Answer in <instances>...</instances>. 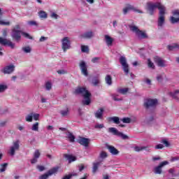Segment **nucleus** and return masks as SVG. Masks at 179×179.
I'll use <instances>...</instances> for the list:
<instances>
[{
  "mask_svg": "<svg viewBox=\"0 0 179 179\" xmlns=\"http://www.w3.org/2000/svg\"><path fill=\"white\" fill-rule=\"evenodd\" d=\"M1 169H0V173H3V171H6V168L8 167V163H4V164H2L1 165Z\"/></svg>",
  "mask_w": 179,
  "mask_h": 179,
  "instance_id": "2f4dec72",
  "label": "nucleus"
},
{
  "mask_svg": "<svg viewBox=\"0 0 179 179\" xmlns=\"http://www.w3.org/2000/svg\"><path fill=\"white\" fill-rule=\"evenodd\" d=\"M69 113V108H66L65 110H61L60 114L62 117H66Z\"/></svg>",
  "mask_w": 179,
  "mask_h": 179,
  "instance_id": "473e14b6",
  "label": "nucleus"
},
{
  "mask_svg": "<svg viewBox=\"0 0 179 179\" xmlns=\"http://www.w3.org/2000/svg\"><path fill=\"white\" fill-rule=\"evenodd\" d=\"M45 88L46 90H51V89L52 88V85L50 82H47L45 83Z\"/></svg>",
  "mask_w": 179,
  "mask_h": 179,
  "instance_id": "a19ab883",
  "label": "nucleus"
},
{
  "mask_svg": "<svg viewBox=\"0 0 179 179\" xmlns=\"http://www.w3.org/2000/svg\"><path fill=\"white\" fill-rule=\"evenodd\" d=\"M25 120L27 122H31L33 121V113L27 115L25 117Z\"/></svg>",
  "mask_w": 179,
  "mask_h": 179,
  "instance_id": "c756f323",
  "label": "nucleus"
},
{
  "mask_svg": "<svg viewBox=\"0 0 179 179\" xmlns=\"http://www.w3.org/2000/svg\"><path fill=\"white\" fill-rule=\"evenodd\" d=\"M33 118L35 121H38V118H40V114L33 113Z\"/></svg>",
  "mask_w": 179,
  "mask_h": 179,
  "instance_id": "09e8293b",
  "label": "nucleus"
},
{
  "mask_svg": "<svg viewBox=\"0 0 179 179\" xmlns=\"http://www.w3.org/2000/svg\"><path fill=\"white\" fill-rule=\"evenodd\" d=\"M73 93L76 96L80 94V96H83L85 100L83 101V104L84 106H89L90 103H92V99H90V97H92V94L86 87H78L76 89H75Z\"/></svg>",
  "mask_w": 179,
  "mask_h": 179,
  "instance_id": "f257e3e1",
  "label": "nucleus"
},
{
  "mask_svg": "<svg viewBox=\"0 0 179 179\" xmlns=\"http://www.w3.org/2000/svg\"><path fill=\"white\" fill-rule=\"evenodd\" d=\"M47 37H45V36H41V38H40V39H39V41L41 42V43H43V41H45V40H47Z\"/></svg>",
  "mask_w": 179,
  "mask_h": 179,
  "instance_id": "0e129e2a",
  "label": "nucleus"
},
{
  "mask_svg": "<svg viewBox=\"0 0 179 179\" xmlns=\"http://www.w3.org/2000/svg\"><path fill=\"white\" fill-rule=\"evenodd\" d=\"M111 120L113 121L115 124H120V117H111Z\"/></svg>",
  "mask_w": 179,
  "mask_h": 179,
  "instance_id": "79ce46f5",
  "label": "nucleus"
},
{
  "mask_svg": "<svg viewBox=\"0 0 179 179\" xmlns=\"http://www.w3.org/2000/svg\"><path fill=\"white\" fill-rule=\"evenodd\" d=\"M64 157L69 160V163H72V162H76V157L68 154H65Z\"/></svg>",
  "mask_w": 179,
  "mask_h": 179,
  "instance_id": "412c9836",
  "label": "nucleus"
},
{
  "mask_svg": "<svg viewBox=\"0 0 179 179\" xmlns=\"http://www.w3.org/2000/svg\"><path fill=\"white\" fill-rule=\"evenodd\" d=\"M129 89V88H117V92L120 94H127L128 93Z\"/></svg>",
  "mask_w": 179,
  "mask_h": 179,
  "instance_id": "393cba45",
  "label": "nucleus"
},
{
  "mask_svg": "<svg viewBox=\"0 0 179 179\" xmlns=\"http://www.w3.org/2000/svg\"><path fill=\"white\" fill-rule=\"evenodd\" d=\"M164 148V145L163 144H158L155 146V149H163Z\"/></svg>",
  "mask_w": 179,
  "mask_h": 179,
  "instance_id": "bf43d9fd",
  "label": "nucleus"
},
{
  "mask_svg": "<svg viewBox=\"0 0 179 179\" xmlns=\"http://www.w3.org/2000/svg\"><path fill=\"white\" fill-rule=\"evenodd\" d=\"M106 83L109 86H111L113 85V78H111V76L107 75L105 78Z\"/></svg>",
  "mask_w": 179,
  "mask_h": 179,
  "instance_id": "a878e982",
  "label": "nucleus"
},
{
  "mask_svg": "<svg viewBox=\"0 0 179 179\" xmlns=\"http://www.w3.org/2000/svg\"><path fill=\"white\" fill-rule=\"evenodd\" d=\"M129 10H134V12H137V13H143V12H142V10L135 8V7H134V6H132L131 4H127V6L124 8H123L124 15H127V13H128V12H129Z\"/></svg>",
  "mask_w": 179,
  "mask_h": 179,
  "instance_id": "6e6552de",
  "label": "nucleus"
},
{
  "mask_svg": "<svg viewBox=\"0 0 179 179\" xmlns=\"http://www.w3.org/2000/svg\"><path fill=\"white\" fill-rule=\"evenodd\" d=\"M11 37L14 41L19 43L22 38V31L16 29H13L11 32Z\"/></svg>",
  "mask_w": 179,
  "mask_h": 179,
  "instance_id": "39448f33",
  "label": "nucleus"
},
{
  "mask_svg": "<svg viewBox=\"0 0 179 179\" xmlns=\"http://www.w3.org/2000/svg\"><path fill=\"white\" fill-rule=\"evenodd\" d=\"M0 44L1 45H8V47H10L12 49L15 48V43L10 41V40H8L2 37H0Z\"/></svg>",
  "mask_w": 179,
  "mask_h": 179,
  "instance_id": "9b49d317",
  "label": "nucleus"
},
{
  "mask_svg": "<svg viewBox=\"0 0 179 179\" xmlns=\"http://www.w3.org/2000/svg\"><path fill=\"white\" fill-rule=\"evenodd\" d=\"M37 158H33L32 159H31V164H36V163H37Z\"/></svg>",
  "mask_w": 179,
  "mask_h": 179,
  "instance_id": "680f3d73",
  "label": "nucleus"
},
{
  "mask_svg": "<svg viewBox=\"0 0 179 179\" xmlns=\"http://www.w3.org/2000/svg\"><path fill=\"white\" fill-rule=\"evenodd\" d=\"M8 89V85H0V93H3L5 90Z\"/></svg>",
  "mask_w": 179,
  "mask_h": 179,
  "instance_id": "4c0bfd02",
  "label": "nucleus"
},
{
  "mask_svg": "<svg viewBox=\"0 0 179 179\" xmlns=\"http://www.w3.org/2000/svg\"><path fill=\"white\" fill-rule=\"evenodd\" d=\"M105 41H106V43L108 45V47H110V46L113 45L114 39L108 35H105Z\"/></svg>",
  "mask_w": 179,
  "mask_h": 179,
  "instance_id": "aec40b11",
  "label": "nucleus"
},
{
  "mask_svg": "<svg viewBox=\"0 0 179 179\" xmlns=\"http://www.w3.org/2000/svg\"><path fill=\"white\" fill-rule=\"evenodd\" d=\"M107 149L109 150L110 153H111V155H113L114 156L120 153V151H118V150H117V148H115V147L113 145H108Z\"/></svg>",
  "mask_w": 179,
  "mask_h": 179,
  "instance_id": "6ab92c4d",
  "label": "nucleus"
},
{
  "mask_svg": "<svg viewBox=\"0 0 179 179\" xmlns=\"http://www.w3.org/2000/svg\"><path fill=\"white\" fill-rule=\"evenodd\" d=\"M162 143H164V145H165L166 148H169V146H170V143H169L167 140H163Z\"/></svg>",
  "mask_w": 179,
  "mask_h": 179,
  "instance_id": "6e6d98bb",
  "label": "nucleus"
},
{
  "mask_svg": "<svg viewBox=\"0 0 179 179\" xmlns=\"http://www.w3.org/2000/svg\"><path fill=\"white\" fill-rule=\"evenodd\" d=\"M4 125H6V122H0V127H3Z\"/></svg>",
  "mask_w": 179,
  "mask_h": 179,
  "instance_id": "774afa93",
  "label": "nucleus"
},
{
  "mask_svg": "<svg viewBox=\"0 0 179 179\" xmlns=\"http://www.w3.org/2000/svg\"><path fill=\"white\" fill-rule=\"evenodd\" d=\"M21 34H22L24 36V37H25V38H29V40H33V36H30V35L26 32H21Z\"/></svg>",
  "mask_w": 179,
  "mask_h": 179,
  "instance_id": "ea45409f",
  "label": "nucleus"
},
{
  "mask_svg": "<svg viewBox=\"0 0 179 179\" xmlns=\"http://www.w3.org/2000/svg\"><path fill=\"white\" fill-rule=\"evenodd\" d=\"M82 52H89V46L87 45H81Z\"/></svg>",
  "mask_w": 179,
  "mask_h": 179,
  "instance_id": "e433bc0d",
  "label": "nucleus"
},
{
  "mask_svg": "<svg viewBox=\"0 0 179 179\" xmlns=\"http://www.w3.org/2000/svg\"><path fill=\"white\" fill-rule=\"evenodd\" d=\"M134 150H135V152H141L142 147L136 146V147H134Z\"/></svg>",
  "mask_w": 179,
  "mask_h": 179,
  "instance_id": "13d9d810",
  "label": "nucleus"
},
{
  "mask_svg": "<svg viewBox=\"0 0 179 179\" xmlns=\"http://www.w3.org/2000/svg\"><path fill=\"white\" fill-rule=\"evenodd\" d=\"M120 62L122 66V69L125 75L128 76L130 74L131 78H134V74H132V73H129V65L127 64V59L125 58V57H120Z\"/></svg>",
  "mask_w": 179,
  "mask_h": 179,
  "instance_id": "7ed1b4c3",
  "label": "nucleus"
},
{
  "mask_svg": "<svg viewBox=\"0 0 179 179\" xmlns=\"http://www.w3.org/2000/svg\"><path fill=\"white\" fill-rule=\"evenodd\" d=\"M62 48L64 52H66V51L71 48V41L69 40V37L65 36L62 40Z\"/></svg>",
  "mask_w": 179,
  "mask_h": 179,
  "instance_id": "423d86ee",
  "label": "nucleus"
},
{
  "mask_svg": "<svg viewBox=\"0 0 179 179\" xmlns=\"http://www.w3.org/2000/svg\"><path fill=\"white\" fill-rule=\"evenodd\" d=\"M99 83H100V81L99 80V79L95 78L92 80V85L94 86H97V85H99Z\"/></svg>",
  "mask_w": 179,
  "mask_h": 179,
  "instance_id": "603ef678",
  "label": "nucleus"
},
{
  "mask_svg": "<svg viewBox=\"0 0 179 179\" xmlns=\"http://www.w3.org/2000/svg\"><path fill=\"white\" fill-rule=\"evenodd\" d=\"M36 169L38 170V171H44V170H45V167L41 165H37Z\"/></svg>",
  "mask_w": 179,
  "mask_h": 179,
  "instance_id": "3c124183",
  "label": "nucleus"
},
{
  "mask_svg": "<svg viewBox=\"0 0 179 179\" xmlns=\"http://www.w3.org/2000/svg\"><path fill=\"white\" fill-rule=\"evenodd\" d=\"M157 104V99H148L144 102V107L149 108L150 107H155Z\"/></svg>",
  "mask_w": 179,
  "mask_h": 179,
  "instance_id": "9d476101",
  "label": "nucleus"
},
{
  "mask_svg": "<svg viewBox=\"0 0 179 179\" xmlns=\"http://www.w3.org/2000/svg\"><path fill=\"white\" fill-rule=\"evenodd\" d=\"M58 170H59V166L54 167L50 169L46 173H44L43 175L41 176L39 179H47L48 178L49 176H52V174L58 173Z\"/></svg>",
  "mask_w": 179,
  "mask_h": 179,
  "instance_id": "0eeeda50",
  "label": "nucleus"
},
{
  "mask_svg": "<svg viewBox=\"0 0 179 179\" xmlns=\"http://www.w3.org/2000/svg\"><path fill=\"white\" fill-rule=\"evenodd\" d=\"M80 68L81 69V73L84 76H88L89 73L87 72V66L84 61L80 62Z\"/></svg>",
  "mask_w": 179,
  "mask_h": 179,
  "instance_id": "4468645a",
  "label": "nucleus"
},
{
  "mask_svg": "<svg viewBox=\"0 0 179 179\" xmlns=\"http://www.w3.org/2000/svg\"><path fill=\"white\" fill-rule=\"evenodd\" d=\"M103 114H104V108H100L94 113V116L98 120H103Z\"/></svg>",
  "mask_w": 179,
  "mask_h": 179,
  "instance_id": "a211bd4d",
  "label": "nucleus"
},
{
  "mask_svg": "<svg viewBox=\"0 0 179 179\" xmlns=\"http://www.w3.org/2000/svg\"><path fill=\"white\" fill-rule=\"evenodd\" d=\"M122 122H124V124H129L131 123V118L129 117H124L122 120Z\"/></svg>",
  "mask_w": 179,
  "mask_h": 179,
  "instance_id": "37998d69",
  "label": "nucleus"
},
{
  "mask_svg": "<svg viewBox=\"0 0 179 179\" xmlns=\"http://www.w3.org/2000/svg\"><path fill=\"white\" fill-rule=\"evenodd\" d=\"M22 50L24 52L29 53V52H31V49L30 48V47L28 46V47L22 48Z\"/></svg>",
  "mask_w": 179,
  "mask_h": 179,
  "instance_id": "de8ad7c7",
  "label": "nucleus"
},
{
  "mask_svg": "<svg viewBox=\"0 0 179 179\" xmlns=\"http://www.w3.org/2000/svg\"><path fill=\"white\" fill-rule=\"evenodd\" d=\"M118 136H121L122 139H124V140H125V139H129L128 136H127V135L122 134V132H120V133H119Z\"/></svg>",
  "mask_w": 179,
  "mask_h": 179,
  "instance_id": "a18cd8bd",
  "label": "nucleus"
},
{
  "mask_svg": "<svg viewBox=\"0 0 179 179\" xmlns=\"http://www.w3.org/2000/svg\"><path fill=\"white\" fill-rule=\"evenodd\" d=\"M68 138L69 142H71V143L75 142V136H73V134L71 132H69Z\"/></svg>",
  "mask_w": 179,
  "mask_h": 179,
  "instance_id": "7c9ffc66",
  "label": "nucleus"
},
{
  "mask_svg": "<svg viewBox=\"0 0 179 179\" xmlns=\"http://www.w3.org/2000/svg\"><path fill=\"white\" fill-rule=\"evenodd\" d=\"M39 17L41 19H47L48 17V14L45 11H43V10H41L39 12Z\"/></svg>",
  "mask_w": 179,
  "mask_h": 179,
  "instance_id": "c85d7f7f",
  "label": "nucleus"
},
{
  "mask_svg": "<svg viewBox=\"0 0 179 179\" xmlns=\"http://www.w3.org/2000/svg\"><path fill=\"white\" fill-rule=\"evenodd\" d=\"M93 37V31H87L81 35L82 38H92Z\"/></svg>",
  "mask_w": 179,
  "mask_h": 179,
  "instance_id": "4be33fe9",
  "label": "nucleus"
},
{
  "mask_svg": "<svg viewBox=\"0 0 179 179\" xmlns=\"http://www.w3.org/2000/svg\"><path fill=\"white\" fill-rule=\"evenodd\" d=\"M164 15H166V8L159 12V17L158 19V26L162 27L164 24Z\"/></svg>",
  "mask_w": 179,
  "mask_h": 179,
  "instance_id": "ddd939ff",
  "label": "nucleus"
},
{
  "mask_svg": "<svg viewBox=\"0 0 179 179\" xmlns=\"http://www.w3.org/2000/svg\"><path fill=\"white\" fill-rule=\"evenodd\" d=\"M40 151H38V150H36L34 154V157L35 159H38V157H40Z\"/></svg>",
  "mask_w": 179,
  "mask_h": 179,
  "instance_id": "49530a36",
  "label": "nucleus"
},
{
  "mask_svg": "<svg viewBox=\"0 0 179 179\" xmlns=\"http://www.w3.org/2000/svg\"><path fill=\"white\" fill-rule=\"evenodd\" d=\"M78 142L80 143V145H82V146L87 148V146H89V143H90V140L85 137H80L78 139Z\"/></svg>",
  "mask_w": 179,
  "mask_h": 179,
  "instance_id": "dca6fc26",
  "label": "nucleus"
},
{
  "mask_svg": "<svg viewBox=\"0 0 179 179\" xmlns=\"http://www.w3.org/2000/svg\"><path fill=\"white\" fill-rule=\"evenodd\" d=\"M118 95L115 94H111V97L114 101H122V98H117Z\"/></svg>",
  "mask_w": 179,
  "mask_h": 179,
  "instance_id": "72a5a7b5",
  "label": "nucleus"
},
{
  "mask_svg": "<svg viewBox=\"0 0 179 179\" xmlns=\"http://www.w3.org/2000/svg\"><path fill=\"white\" fill-rule=\"evenodd\" d=\"M27 24H29V26H38V24H37V22L34 21V20H30L27 22Z\"/></svg>",
  "mask_w": 179,
  "mask_h": 179,
  "instance_id": "58836bf2",
  "label": "nucleus"
},
{
  "mask_svg": "<svg viewBox=\"0 0 179 179\" xmlns=\"http://www.w3.org/2000/svg\"><path fill=\"white\" fill-rule=\"evenodd\" d=\"M95 129H101L102 128H104V124H96L94 126Z\"/></svg>",
  "mask_w": 179,
  "mask_h": 179,
  "instance_id": "c03bdc74",
  "label": "nucleus"
},
{
  "mask_svg": "<svg viewBox=\"0 0 179 179\" xmlns=\"http://www.w3.org/2000/svg\"><path fill=\"white\" fill-rule=\"evenodd\" d=\"M99 60H100V57H94L92 59V62L93 64H96V63L99 62Z\"/></svg>",
  "mask_w": 179,
  "mask_h": 179,
  "instance_id": "864d4df0",
  "label": "nucleus"
},
{
  "mask_svg": "<svg viewBox=\"0 0 179 179\" xmlns=\"http://www.w3.org/2000/svg\"><path fill=\"white\" fill-rule=\"evenodd\" d=\"M85 169V166L84 165H81L78 166V170L79 171H82Z\"/></svg>",
  "mask_w": 179,
  "mask_h": 179,
  "instance_id": "338daca9",
  "label": "nucleus"
},
{
  "mask_svg": "<svg viewBox=\"0 0 179 179\" xmlns=\"http://www.w3.org/2000/svg\"><path fill=\"white\" fill-rule=\"evenodd\" d=\"M167 164H169V162L167 161H164L162 162H161L159 166H156L154 169V173L155 174H162V169L163 167H164V166H167Z\"/></svg>",
  "mask_w": 179,
  "mask_h": 179,
  "instance_id": "1a4fd4ad",
  "label": "nucleus"
},
{
  "mask_svg": "<svg viewBox=\"0 0 179 179\" xmlns=\"http://www.w3.org/2000/svg\"><path fill=\"white\" fill-rule=\"evenodd\" d=\"M157 80L158 82H162L163 80V77L160 75H159L158 76H157Z\"/></svg>",
  "mask_w": 179,
  "mask_h": 179,
  "instance_id": "e2e57ef3",
  "label": "nucleus"
},
{
  "mask_svg": "<svg viewBox=\"0 0 179 179\" xmlns=\"http://www.w3.org/2000/svg\"><path fill=\"white\" fill-rule=\"evenodd\" d=\"M130 30L134 33H136L137 37L139 38H148V34L145 31H141L138 27L135 25L129 26Z\"/></svg>",
  "mask_w": 179,
  "mask_h": 179,
  "instance_id": "20e7f679",
  "label": "nucleus"
},
{
  "mask_svg": "<svg viewBox=\"0 0 179 179\" xmlns=\"http://www.w3.org/2000/svg\"><path fill=\"white\" fill-rule=\"evenodd\" d=\"M108 132H110V134H113V135H115L116 136H118V135L120 134V131H118L117 129H115V127L109 128Z\"/></svg>",
  "mask_w": 179,
  "mask_h": 179,
  "instance_id": "b1692460",
  "label": "nucleus"
},
{
  "mask_svg": "<svg viewBox=\"0 0 179 179\" xmlns=\"http://www.w3.org/2000/svg\"><path fill=\"white\" fill-rule=\"evenodd\" d=\"M159 9V12L166 9V7L162 4L160 2H148L146 10L149 14L152 16L155 13V10Z\"/></svg>",
  "mask_w": 179,
  "mask_h": 179,
  "instance_id": "f03ea898",
  "label": "nucleus"
},
{
  "mask_svg": "<svg viewBox=\"0 0 179 179\" xmlns=\"http://www.w3.org/2000/svg\"><path fill=\"white\" fill-rule=\"evenodd\" d=\"M148 68H152V69H155V64L150 60V59H148Z\"/></svg>",
  "mask_w": 179,
  "mask_h": 179,
  "instance_id": "c9c22d12",
  "label": "nucleus"
},
{
  "mask_svg": "<svg viewBox=\"0 0 179 179\" xmlns=\"http://www.w3.org/2000/svg\"><path fill=\"white\" fill-rule=\"evenodd\" d=\"M38 122H36L32 125L31 130L37 132L38 131Z\"/></svg>",
  "mask_w": 179,
  "mask_h": 179,
  "instance_id": "f704fd0d",
  "label": "nucleus"
},
{
  "mask_svg": "<svg viewBox=\"0 0 179 179\" xmlns=\"http://www.w3.org/2000/svg\"><path fill=\"white\" fill-rule=\"evenodd\" d=\"M154 61L155 64H157L161 68H164L166 66V61L163 60V59L159 57L158 56L155 57Z\"/></svg>",
  "mask_w": 179,
  "mask_h": 179,
  "instance_id": "2eb2a0df",
  "label": "nucleus"
},
{
  "mask_svg": "<svg viewBox=\"0 0 179 179\" xmlns=\"http://www.w3.org/2000/svg\"><path fill=\"white\" fill-rule=\"evenodd\" d=\"M57 73H59V75H65L67 72L65 70H59L57 71Z\"/></svg>",
  "mask_w": 179,
  "mask_h": 179,
  "instance_id": "4d7b16f0",
  "label": "nucleus"
},
{
  "mask_svg": "<svg viewBox=\"0 0 179 179\" xmlns=\"http://www.w3.org/2000/svg\"><path fill=\"white\" fill-rule=\"evenodd\" d=\"M177 160H179V157H173L171 159V162H177Z\"/></svg>",
  "mask_w": 179,
  "mask_h": 179,
  "instance_id": "052dcab7",
  "label": "nucleus"
},
{
  "mask_svg": "<svg viewBox=\"0 0 179 179\" xmlns=\"http://www.w3.org/2000/svg\"><path fill=\"white\" fill-rule=\"evenodd\" d=\"M167 48L169 51H173V50H179V45L178 43H173V45H169Z\"/></svg>",
  "mask_w": 179,
  "mask_h": 179,
  "instance_id": "5701e85b",
  "label": "nucleus"
},
{
  "mask_svg": "<svg viewBox=\"0 0 179 179\" xmlns=\"http://www.w3.org/2000/svg\"><path fill=\"white\" fill-rule=\"evenodd\" d=\"M150 146L147 145V146H143L141 147L142 150H147L148 152H150V150L149 149Z\"/></svg>",
  "mask_w": 179,
  "mask_h": 179,
  "instance_id": "5fc2aeb1",
  "label": "nucleus"
},
{
  "mask_svg": "<svg viewBox=\"0 0 179 179\" xmlns=\"http://www.w3.org/2000/svg\"><path fill=\"white\" fill-rule=\"evenodd\" d=\"M99 166H100V162H95L93 164L92 173L94 174L99 170Z\"/></svg>",
  "mask_w": 179,
  "mask_h": 179,
  "instance_id": "cd10ccee",
  "label": "nucleus"
},
{
  "mask_svg": "<svg viewBox=\"0 0 179 179\" xmlns=\"http://www.w3.org/2000/svg\"><path fill=\"white\" fill-rule=\"evenodd\" d=\"M13 71H15V66L11 64L10 66H7L4 67L3 69L1 70V72H3V73L6 75V74L12 73V72H13Z\"/></svg>",
  "mask_w": 179,
  "mask_h": 179,
  "instance_id": "f3484780",
  "label": "nucleus"
},
{
  "mask_svg": "<svg viewBox=\"0 0 179 179\" xmlns=\"http://www.w3.org/2000/svg\"><path fill=\"white\" fill-rule=\"evenodd\" d=\"M51 17H54V19H58V15H57L55 13H52L51 14Z\"/></svg>",
  "mask_w": 179,
  "mask_h": 179,
  "instance_id": "69168bd1",
  "label": "nucleus"
},
{
  "mask_svg": "<svg viewBox=\"0 0 179 179\" xmlns=\"http://www.w3.org/2000/svg\"><path fill=\"white\" fill-rule=\"evenodd\" d=\"M107 152H104V151H102L100 154V157L101 159H106V157H107Z\"/></svg>",
  "mask_w": 179,
  "mask_h": 179,
  "instance_id": "8fccbe9b",
  "label": "nucleus"
},
{
  "mask_svg": "<svg viewBox=\"0 0 179 179\" xmlns=\"http://www.w3.org/2000/svg\"><path fill=\"white\" fill-rule=\"evenodd\" d=\"M3 15V13H2V10L0 8V24L1 25H6V26H9V24H10V22H3L2 20H1V19H2V16Z\"/></svg>",
  "mask_w": 179,
  "mask_h": 179,
  "instance_id": "bb28decb",
  "label": "nucleus"
},
{
  "mask_svg": "<svg viewBox=\"0 0 179 179\" xmlns=\"http://www.w3.org/2000/svg\"><path fill=\"white\" fill-rule=\"evenodd\" d=\"M20 141L17 140L15 142L13 143V146L10 147V154L11 156H15V153L16 150H19L20 145H19Z\"/></svg>",
  "mask_w": 179,
  "mask_h": 179,
  "instance_id": "f8f14e48",
  "label": "nucleus"
}]
</instances>
